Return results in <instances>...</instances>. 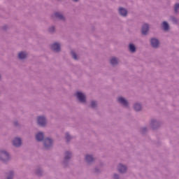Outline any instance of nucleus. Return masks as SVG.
I'll return each mask as SVG.
<instances>
[{"label": "nucleus", "mask_w": 179, "mask_h": 179, "mask_svg": "<svg viewBox=\"0 0 179 179\" xmlns=\"http://www.w3.org/2000/svg\"><path fill=\"white\" fill-rule=\"evenodd\" d=\"M36 141H38V142H41V141L44 139V134L39 132L36 134Z\"/></svg>", "instance_id": "10"}, {"label": "nucleus", "mask_w": 179, "mask_h": 179, "mask_svg": "<svg viewBox=\"0 0 179 179\" xmlns=\"http://www.w3.org/2000/svg\"><path fill=\"white\" fill-rule=\"evenodd\" d=\"M44 145L45 149H49V148H51V146H52V140H51V138H46L45 140Z\"/></svg>", "instance_id": "5"}, {"label": "nucleus", "mask_w": 179, "mask_h": 179, "mask_svg": "<svg viewBox=\"0 0 179 179\" xmlns=\"http://www.w3.org/2000/svg\"><path fill=\"white\" fill-rule=\"evenodd\" d=\"M148 31H149V25L148 24H145L141 29L142 34H144V36H146L148 34Z\"/></svg>", "instance_id": "7"}, {"label": "nucleus", "mask_w": 179, "mask_h": 179, "mask_svg": "<svg viewBox=\"0 0 179 179\" xmlns=\"http://www.w3.org/2000/svg\"><path fill=\"white\" fill-rule=\"evenodd\" d=\"M113 178L114 179H118V175L115 174L114 176H113Z\"/></svg>", "instance_id": "27"}, {"label": "nucleus", "mask_w": 179, "mask_h": 179, "mask_svg": "<svg viewBox=\"0 0 179 179\" xmlns=\"http://www.w3.org/2000/svg\"><path fill=\"white\" fill-rule=\"evenodd\" d=\"M54 30H55V28H54V27H51V28L49 29V31H50V33H52V31H54Z\"/></svg>", "instance_id": "26"}, {"label": "nucleus", "mask_w": 179, "mask_h": 179, "mask_svg": "<svg viewBox=\"0 0 179 179\" xmlns=\"http://www.w3.org/2000/svg\"><path fill=\"white\" fill-rule=\"evenodd\" d=\"M129 50L131 51V52H135V51L136 50V48H135V45H134V44H129Z\"/></svg>", "instance_id": "18"}, {"label": "nucleus", "mask_w": 179, "mask_h": 179, "mask_svg": "<svg viewBox=\"0 0 179 179\" xmlns=\"http://www.w3.org/2000/svg\"><path fill=\"white\" fill-rule=\"evenodd\" d=\"M38 124L41 125V127H44L45 124H47V120H45V117L43 116H40L38 117Z\"/></svg>", "instance_id": "3"}, {"label": "nucleus", "mask_w": 179, "mask_h": 179, "mask_svg": "<svg viewBox=\"0 0 179 179\" xmlns=\"http://www.w3.org/2000/svg\"><path fill=\"white\" fill-rule=\"evenodd\" d=\"M55 16L57 19H60L61 20H62V19H64V16L61 13H55Z\"/></svg>", "instance_id": "19"}, {"label": "nucleus", "mask_w": 179, "mask_h": 179, "mask_svg": "<svg viewBox=\"0 0 179 179\" xmlns=\"http://www.w3.org/2000/svg\"><path fill=\"white\" fill-rule=\"evenodd\" d=\"M119 13H120V15H121V16H127V14L128 13V12L127 11V10L125 8H120Z\"/></svg>", "instance_id": "11"}, {"label": "nucleus", "mask_w": 179, "mask_h": 179, "mask_svg": "<svg viewBox=\"0 0 179 179\" xmlns=\"http://www.w3.org/2000/svg\"><path fill=\"white\" fill-rule=\"evenodd\" d=\"M51 48L55 52H59V51H61V45H59V43H53L51 46Z\"/></svg>", "instance_id": "4"}, {"label": "nucleus", "mask_w": 179, "mask_h": 179, "mask_svg": "<svg viewBox=\"0 0 179 179\" xmlns=\"http://www.w3.org/2000/svg\"><path fill=\"white\" fill-rule=\"evenodd\" d=\"M72 156V154L69 152H66L65 153V160H68V159H71V157Z\"/></svg>", "instance_id": "20"}, {"label": "nucleus", "mask_w": 179, "mask_h": 179, "mask_svg": "<svg viewBox=\"0 0 179 179\" xmlns=\"http://www.w3.org/2000/svg\"><path fill=\"white\" fill-rule=\"evenodd\" d=\"M159 40H157L156 38L151 39V45L154 48H157V47H159Z\"/></svg>", "instance_id": "8"}, {"label": "nucleus", "mask_w": 179, "mask_h": 179, "mask_svg": "<svg viewBox=\"0 0 179 179\" xmlns=\"http://www.w3.org/2000/svg\"><path fill=\"white\" fill-rule=\"evenodd\" d=\"M71 55L73 59H78V57H76V54L75 52H73V51H71Z\"/></svg>", "instance_id": "23"}, {"label": "nucleus", "mask_w": 179, "mask_h": 179, "mask_svg": "<svg viewBox=\"0 0 179 179\" xmlns=\"http://www.w3.org/2000/svg\"><path fill=\"white\" fill-rule=\"evenodd\" d=\"M13 144L16 148H19L22 145V139L20 138H15L13 141Z\"/></svg>", "instance_id": "6"}, {"label": "nucleus", "mask_w": 179, "mask_h": 179, "mask_svg": "<svg viewBox=\"0 0 179 179\" xmlns=\"http://www.w3.org/2000/svg\"><path fill=\"white\" fill-rule=\"evenodd\" d=\"M13 178V172H10L7 179H12Z\"/></svg>", "instance_id": "22"}, {"label": "nucleus", "mask_w": 179, "mask_h": 179, "mask_svg": "<svg viewBox=\"0 0 179 179\" xmlns=\"http://www.w3.org/2000/svg\"><path fill=\"white\" fill-rule=\"evenodd\" d=\"M118 171L120 173H125V171H127V167L122 164H119Z\"/></svg>", "instance_id": "12"}, {"label": "nucleus", "mask_w": 179, "mask_h": 179, "mask_svg": "<svg viewBox=\"0 0 179 179\" xmlns=\"http://www.w3.org/2000/svg\"><path fill=\"white\" fill-rule=\"evenodd\" d=\"M26 57H27V54H26V52H21L18 54V58L20 59H24V58H26Z\"/></svg>", "instance_id": "13"}, {"label": "nucleus", "mask_w": 179, "mask_h": 179, "mask_svg": "<svg viewBox=\"0 0 179 179\" xmlns=\"http://www.w3.org/2000/svg\"><path fill=\"white\" fill-rule=\"evenodd\" d=\"M162 27L165 31H167V30L170 29V27H169V23H167V22H164L162 23Z\"/></svg>", "instance_id": "14"}, {"label": "nucleus", "mask_w": 179, "mask_h": 179, "mask_svg": "<svg viewBox=\"0 0 179 179\" xmlns=\"http://www.w3.org/2000/svg\"><path fill=\"white\" fill-rule=\"evenodd\" d=\"M85 160L88 163H90V162H93V160H94V159L93 158V156H92V155H86Z\"/></svg>", "instance_id": "15"}, {"label": "nucleus", "mask_w": 179, "mask_h": 179, "mask_svg": "<svg viewBox=\"0 0 179 179\" xmlns=\"http://www.w3.org/2000/svg\"><path fill=\"white\" fill-rule=\"evenodd\" d=\"M74 1V2H78V0H73Z\"/></svg>", "instance_id": "28"}, {"label": "nucleus", "mask_w": 179, "mask_h": 179, "mask_svg": "<svg viewBox=\"0 0 179 179\" xmlns=\"http://www.w3.org/2000/svg\"><path fill=\"white\" fill-rule=\"evenodd\" d=\"M110 64L111 65H117L118 64V59H117L115 57H113L110 59Z\"/></svg>", "instance_id": "17"}, {"label": "nucleus", "mask_w": 179, "mask_h": 179, "mask_svg": "<svg viewBox=\"0 0 179 179\" xmlns=\"http://www.w3.org/2000/svg\"><path fill=\"white\" fill-rule=\"evenodd\" d=\"M76 96L80 103H86V96H85L83 93L78 92L76 93Z\"/></svg>", "instance_id": "1"}, {"label": "nucleus", "mask_w": 179, "mask_h": 179, "mask_svg": "<svg viewBox=\"0 0 179 179\" xmlns=\"http://www.w3.org/2000/svg\"><path fill=\"white\" fill-rule=\"evenodd\" d=\"M0 159L3 162L9 160V154L6 151H0Z\"/></svg>", "instance_id": "2"}, {"label": "nucleus", "mask_w": 179, "mask_h": 179, "mask_svg": "<svg viewBox=\"0 0 179 179\" xmlns=\"http://www.w3.org/2000/svg\"><path fill=\"white\" fill-rule=\"evenodd\" d=\"M119 103H120V104H122V106H124V107H127L128 106V101H126L125 99L120 96L118 99H117Z\"/></svg>", "instance_id": "9"}, {"label": "nucleus", "mask_w": 179, "mask_h": 179, "mask_svg": "<svg viewBox=\"0 0 179 179\" xmlns=\"http://www.w3.org/2000/svg\"><path fill=\"white\" fill-rule=\"evenodd\" d=\"M134 110L136 111H141V110H142V106H141L139 103H136L134 105Z\"/></svg>", "instance_id": "16"}, {"label": "nucleus", "mask_w": 179, "mask_h": 179, "mask_svg": "<svg viewBox=\"0 0 179 179\" xmlns=\"http://www.w3.org/2000/svg\"><path fill=\"white\" fill-rule=\"evenodd\" d=\"M66 139L67 140V142H69V139H71V136L69 134H66Z\"/></svg>", "instance_id": "25"}, {"label": "nucleus", "mask_w": 179, "mask_h": 179, "mask_svg": "<svg viewBox=\"0 0 179 179\" xmlns=\"http://www.w3.org/2000/svg\"><path fill=\"white\" fill-rule=\"evenodd\" d=\"M96 101H93L91 102V107L92 108H94V107H96Z\"/></svg>", "instance_id": "24"}, {"label": "nucleus", "mask_w": 179, "mask_h": 179, "mask_svg": "<svg viewBox=\"0 0 179 179\" xmlns=\"http://www.w3.org/2000/svg\"><path fill=\"white\" fill-rule=\"evenodd\" d=\"M174 9H175V12H178L179 3H176V4L175 5Z\"/></svg>", "instance_id": "21"}]
</instances>
